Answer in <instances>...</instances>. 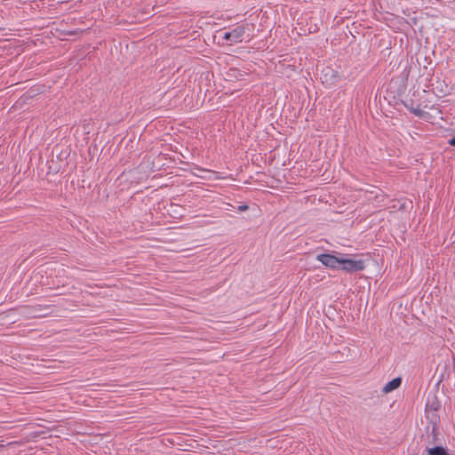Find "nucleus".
<instances>
[{"label":"nucleus","instance_id":"5","mask_svg":"<svg viewBox=\"0 0 455 455\" xmlns=\"http://www.w3.org/2000/svg\"><path fill=\"white\" fill-rule=\"evenodd\" d=\"M249 208V205L244 201H231V203H226L224 206V210L234 213L243 212Z\"/></svg>","mask_w":455,"mask_h":455},{"label":"nucleus","instance_id":"7","mask_svg":"<svg viewBox=\"0 0 455 455\" xmlns=\"http://www.w3.org/2000/svg\"><path fill=\"white\" fill-rule=\"evenodd\" d=\"M402 383L401 378H395L391 381L387 382L382 388V392L384 394H388L395 389H397Z\"/></svg>","mask_w":455,"mask_h":455},{"label":"nucleus","instance_id":"9","mask_svg":"<svg viewBox=\"0 0 455 455\" xmlns=\"http://www.w3.org/2000/svg\"><path fill=\"white\" fill-rule=\"evenodd\" d=\"M200 174H196L198 177L207 180H215L219 179L217 173L209 170H199Z\"/></svg>","mask_w":455,"mask_h":455},{"label":"nucleus","instance_id":"6","mask_svg":"<svg viewBox=\"0 0 455 455\" xmlns=\"http://www.w3.org/2000/svg\"><path fill=\"white\" fill-rule=\"evenodd\" d=\"M164 209L167 211V214L172 217H179L182 215L183 209L177 204L170 201L168 202V205L164 206Z\"/></svg>","mask_w":455,"mask_h":455},{"label":"nucleus","instance_id":"10","mask_svg":"<svg viewBox=\"0 0 455 455\" xmlns=\"http://www.w3.org/2000/svg\"><path fill=\"white\" fill-rule=\"evenodd\" d=\"M427 451L428 455H450L447 450L441 446L428 448Z\"/></svg>","mask_w":455,"mask_h":455},{"label":"nucleus","instance_id":"3","mask_svg":"<svg viewBox=\"0 0 455 455\" xmlns=\"http://www.w3.org/2000/svg\"><path fill=\"white\" fill-rule=\"evenodd\" d=\"M341 268L347 272H356L364 269L365 264L363 260H354L349 259H341Z\"/></svg>","mask_w":455,"mask_h":455},{"label":"nucleus","instance_id":"4","mask_svg":"<svg viewBox=\"0 0 455 455\" xmlns=\"http://www.w3.org/2000/svg\"><path fill=\"white\" fill-rule=\"evenodd\" d=\"M316 259L327 267L338 268L341 259L331 254H320L316 257Z\"/></svg>","mask_w":455,"mask_h":455},{"label":"nucleus","instance_id":"8","mask_svg":"<svg viewBox=\"0 0 455 455\" xmlns=\"http://www.w3.org/2000/svg\"><path fill=\"white\" fill-rule=\"evenodd\" d=\"M243 31L244 30L243 28H237L231 32L225 33L224 38L226 40H232L234 42H237L240 40L241 36H243Z\"/></svg>","mask_w":455,"mask_h":455},{"label":"nucleus","instance_id":"12","mask_svg":"<svg viewBox=\"0 0 455 455\" xmlns=\"http://www.w3.org/2000/svg\"><path fill=\"white\" fill-rule=\"evenodd\" d=\"M430 423L433 424V427H435V426L437 424L438 420H439V417L438 415L435 413V412H433L430 411V414H429V417H427Z\"/></svg>","mask_w":455,"mask_h":455},{"label":"nucleus","instance_id":"14","mask_svg":"<svg viewBox=\"0 0 455 455\" xmlns=\"http://www.w3.org/2000/svg\"><path fill=\"white\" fill-rule=\"evenodd\" d=\"M374 196H375V197H379V194H375V195H374Z\"/></svg>","mask_w":455,"mask_h":455},{"label":"nucleus","instance_id":"1","mask_svg":"<svg viewBox=\"0 0 455 455\" xmlns=\"http://www.w3.org/2000/svg\"><path fill=\"white\" fill-rule=\"evenodd\" d=\"M430 100L427 99L426 91L418 92L417 100L411 99L406 101V108L415 116L423 118L424 120L434 123L436 120H442L441 111L438 108H432V113L426 111Z\"/></svg>","mask_w":455,"mask_h":455},{"label":"nucleus","instance_id":"2","mask_svg":"<svg viewBox=\"0 0 455 455\" xmlns=\"http://www.w3.org/2000/svg\"><path fill=\"white\" fill-rule=\"evenodd\" d=\"M342 77L343 75L339 68L326 67L322 70V82L328 86L336 84L341 81Z\"/></svg>","mask_w":455,"mask_h":455},{"label":"nucleus","instance_id":"13","mask_svg":"<svg viewBox=\"0 0 455 455\" xmlns=\"http://www.w3.org/2000/svg\"><path fill=\"white\" fill-rule=\"evenodd\" d=\"M450 144H451V146H455V137H454V138H452V139L450 140Z\"/></svg>","mask_w":455,"mask_h":455},{"label":"nucleus","instance_id":"11","mask_svg":"<svg viewBox=\"0 0 455 455\" xmlns=\"http://www.w3.org/2000/svg\"><path fill=\"white\" fill-rule=\"evenodd\" d=\"M439 409H440V403L436 400H433L432 402L429 401L427 403V408H426L427 417H429L430 411L436 413V411Z\"/></svg>","mask_w":455,"mask_h":455}]
</instances>
